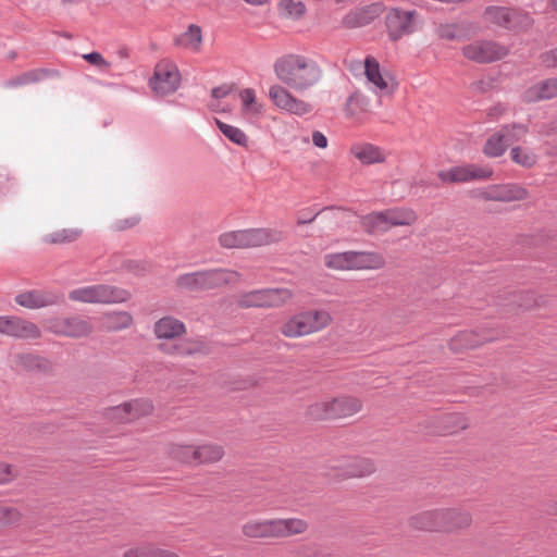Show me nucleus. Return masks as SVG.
Masks as SVG:
<instances>
[{
  "label": "nucleus",
  "mask_w": 557,
  "mask_h": 557,
  "mask_svg": "<svg viewBox=\"0 0 557 557\" xmlns=\"http://www.w3.org/2000/svg\"><path fill=\"white\" fill-rule=\"evenodd\" d=\"M276 78L296 91H305L317 85L322 71L318 63L304 54L287 53L277 58L273 64Z\"/></svg>",
  "instance_id": "nucleus-1"
},
{
  "label": "nucleus",
  "mask_w": 557,
  "mask_h": 557,
  "mask_svg": "<svg viewBox=\"0 0 557 557\" xmlns=\"http://www.w3.org/2000/svg\"><path fill=\"white\" fill-rule=\"evenodd\" d=\"M333 321L326 309H305L288 315L280 325V333L289 339L302 338L326 330Z\"/></svg>",
  "instance_id": "nucleus-2"
},
{
  "label": "nucleus",
  "mask_w": 557,
  "mask_h": 557,
  "mask_svg": "<svg viewBox=\"0 0 557 557\" xmlns=\"http://www.w3.org/2000/svg\"><path fill=\"white\" fill-rule=\"evenodd\" d=\"M240 277L236 271L214 269L183 274L176 278V285L189 292H201L236 284Z\"/></svg>",
  "instance_id": "nucleus-3"
},
{
  "label": "nucleus",
  "mask_w": 557,
  "mask_h": 557,
  "mask_svg": "<svg viewBox=\"0 0 557 557\" xmlns=\"http://www.w3.org/2000/svg\"><path fill=\"white\" fill-rule=\"evenodd\" d=\"M295 298L293 289L287 287H265L246 290L236 296V305L243 309H273L289 305Z\"/></svg>",
  "instance_id": "nucleus-4"
},
{
  "label": "nucleus",
  "mask_w": 557,
  "mask_h": 557,
  "mask_svg": "<svg viewBox=\"0 0 557 557\" xmlns=\"http://www.w3.org/2000/svg\"><path fill=\"white\" fill-rule=\"evenodd\" d=\"M284 239V233L273 227L248 228L226 232L220 235L219 243L224 248H249L276 244Z\"/></svg>",
  "instance_id": "nucleus-5"
},
{
  "label": "nucleus",
  "mask_w": 557,
  "mask_h": 557,
  "mask_svg": "<svg viewBox=\"0 0 557 557\" xmlns=\"http://www.w3.org/2000/svg\"><path fill=\"white\" fill-rule=\"evenodd\" d=\"M361 409L362 401L359 398L343 395L310 404L307 414L314 420L344 419L358 413Z\"/></svg>",
  "instance_id": "nucleus-6"
},
{
  "label": "nucleus",
  "mask_w": 557,
  "mask_h": 557,
  "mask_svg": "<svg viewBox=\"0 0 557 557\" xmlns=\"http://www.w3.org/2000/svg\"><path fill=\"white\" fill-rule=\"evenodd\" d=\"M418 220L417 213L409 208H391L375 211L361 219L362 228L369 234L384 233L397 226H410Z\"/></svg>",
  "instance_id": "nucleus-7"
},
{
  "label": "nucleus",
  "mask_w": 557,
  "mask_h": 557,
  "mask_svg": "<svg viewBox=\"0 0 557 557\" xmlns=\"http://www.w3.org/2000/svg\"><path fill=\"white\" fill-rule=\"evenodd\" d=\"M421 16L416 10L399 7L387 8L384 15V26L387 38L397 42L406 36L416 33L420 27Z\"/></svg>",
  "instance_id": "nucleus-8"
},
{
  "label": "nucleus",
  "mask_w": 557,
  "mask_h": 557,
  "mask_svg": "<svg viewBox=\"0 0 557 557\" xmlns=\"http://www.w3.org/2000/svg\"><path fill=\"white\" fill-rule=\"evenodd\" d=\"M69 298L84 304H119L127 301L131 293L116 286L99 284L72 289Z\"/></svg>",
  "instance_id": "nucleus-9"
},
{
  "label": "nucleus",
  "mask_w": 557,
  "mask_h": 557,
  "mask_svg": "<svg viewBox=\"0 0 557 557\" xmlns=\"http://www.w3.org/2000/svg\"><path fill=\"white\" fill-rule=\"evenodd\" d=\"M181 81L177 64L169 59H162L154 66L149 86L157 95L166 96L178 89Z\"/></svg>",
  "instance_id": "nucleus-10"
},
{
  "label": "nucleus",
  "mask_w": 557,
  "mask_h": 557,
  "mask_svg": "<svg viewBox=\"0 0 557 557\" xmlns=\"http://www.w3.org/2000/svg\"><path fill=\"white\" fill-rule=\"evenodd\" d=\"M46 327L54 335L70 338H84L94 333L91 321L82 315L50 318L46 321Z\"/></svg>",
  "instance_id": "nucleus-11"
},
{
  "label": "nucleus",
  "mask_w": 557,
  "mask_h": 557,
  "mask_svg": "<svg viewBox=\"0 0 557 557\" xmlns=\"http://www.w3.org/2000/svg\"><path fill=\"white\" fill-rule=\"evenodd\" d=\"M475 197L485 201L513 202L527 200L530 193L521 184L505 183L479 188L475 190Z\"/></svg>",
  "instance_id": "nucleus-12"
},
{
  "label": "nucleus",
  "mask_w": 557,
  "mask_h": 557,
  "mask_svg": "<svg viewBox=\"0 0 557 557\" xmlns=\"http://www.w3.org/2000/svg\"><path fill=\"white\" fill-rule=\"evenodd\" d=\"M268 97L273 106L289 114L302 116L312 111V104L294 96L285 86L274 84L269 87Z\"/></svg>",
  "instance_id": "nucleus-13"
},
{
  "label": "nucleus",
  "mask_w": 557,
  "mask_h": 557,
  "mask_svg": "<svg viewBox=\"0 0 557 557\" xmlns=\"http://www.w3.org/2000/svg\"><path fill=\"white\" fill-rule=\"evenodd\" d=\"M493 173V169L488 165L467 163L442 170L437 176L443 183L453 184L490 180Z\"/></svg>",
  "instance_id": "nucleus-14"
},
{
  "label": "nucleus",
  "mask_w": 557,
  "mask_h": 557,
  "mask_svg": "<svg viewBox=\"0 0 557 557\" xmlns=\"http://www.w3.org/2000/svg\"><path fill=\"white\" fill-rule=\"evenodd\" d=\"M364 75L367 82L371 84L379 96L392 95L397 87L393 76L386 70H383L379 61L371 55L364 60Z\"/></svg>",
  "instance_id": "nucleus-15"
},
{
  "label": "nucleus",
  "mask_w": 557,
  "mask_h": 557,
  "mask_svg": "<svg viewBox=\"0 0 557 557\" xmlns=\"http://www.w3.org/2000/svg\"><path fill=\"white\" fill-rule=\"evenodd\" d=\"M484 18L493 24L509 28L523 29L531 25V17L513 9L490 7L484 12Z\"/></svg>",
  "instance_id": "nucleus-16"
},
{
  "label": "nucleus",
  "mask_w": 557,
  "mask_h": 557,
  "mask_svg": "<svg viewBox=\"0 0 557 557\" xmlns=\"http://www.w3.org/2000/svg\"><path fill=\"white\" fill-rule=\"evenodd\" d=\"M507 48L494 41H474L462 48L465 58L478 62L487 63L507 55Z\"/></svg>",
  "instance_id": "nucleus-17"
},
{
  "label": "nucleus",
  "mask_w": 557,
  "mask_h": 557,
  "mask_svg": "<svg viewBox=\"0 0 557 557\" xmlns=\"http://www.w3.org/2000/svg\"><path fill=\"white\" fill-rule=\"evenodd\" d=\"M332 469L335 471L334 478L346 480L372 474L375 471V465L370 459L352 457L337 461Z\"/></svg>",
  "instance_id": "nucleus-18"
},
{
  "label": "nucleus",
  "mask_w": 557,
  "mask_h": 557,
  "mask_svg": "<svg viewBox=\"0 0 557 557\" xmlns=\"http://www.w3.org/2000/svg\"><path fill=\"white\" fill-rule=\"evenodd\" d=\"M488 341L490 337L482 330H463L449 339L448 347L453 352L460 354L481 347Z\"/></svg>",
  "instance_id": "nucleus-19"
},
{
  "label": "nucleus",
  "mask_w": 557,
  "mask_h": 557,
  "mask_svg": "<svg viewBox=\"0 0 557 557\" xmlns=\"http://www.w3.org/2000/svg\"><path fill=\"white\" fill-rule=\"evenodd\" d=\"M349 153L362 165L382 164L388 158V153L382 147L368 141L352 144Z\"/></svg>",
  "instance_id": "nucleus-20"
},
{
  "label": "nucleus",
  "mask_w": 557,
  "mask_h": 557,
  "mask_svg": "<svg viewBox=\"0 0 557 557\" xmlns=\"http://www.w3.org/2000/svg\"><path fill=\"white\" fill-rule=\"evenodd\" d=\"M203 30L198 24H189L185 30L174 38V45L190 53H199L203 47Z\"/></svg>",
  "instance_id": "nucleus-21"
},
{
  "label": "nucleus",
  "mask_w": 557,
  "mask_h": 557,
  "mask_svg": "<svg viewBox=\"0 0 557 557\" xmlns=\"http://www.w3.org/2000/svg\"><path fill=\"white\" fill-rule=\"evenodd\" d=\"M14 300L18 306L24 308L39 309L57 304L59 298L51 292L32 289L17 294Z\"/></svg>",
  "instance_id": "nucleus-22"
},
{
  "label": "nucleus",
  "mask_w": 557,
  "mask_h": 557,
  "mask_svg": "<svg viewBox=\"0 0 557 557\" xmlns=\"http://www.w3.org/2000/svg\"><path fill=\"white\" fill-rule=\"evenodd\" d=\"M240 115L244 119H259L265 112V104L258 98L253 88H243L237 94Z\"/></svg>",
  "instance_id": "nucleus-23"
},
{
  "label": "nucleus",
  "mask_w": 557,
  "mask_h": 557,
  "mask_svg": "<svg viewBox=\"0 0 557 557\" xmlns=\"http://www.w3.org/2000/svg\"><path fill=\"white\" fill-rule=\"evenodd\" d=\"M187 332L183 321L172 315H165L156 321L153 334L158 339L175 341Z\"/></svg>",
  "instance_id": "nucleus-24"
},
{
  "label": "nucleus",
  "mask_w": 557,
  "mask_h": 557,
  "mask_svg": "<svg viewBox=\"0 0 557 557\" xmlns=\"http://www.w3.org/2000/svg\"><path fill=\"white\" fill-rule=\"evenodd\" d=\"M472 515L465 509L445 508L443 533H460L472 525Z\"/></svg>",
  "instance_id": "nucleus-25"
},
{
  "label": "nucleus",
  "mask_w": 557,
  "mask_h": 557,
  "mask_svg": "<svg viewBox=\"0 0 557 557\" xmlns=\"http://www.w3.org/2000/svg\"><path fill=\"white\" fill-rule=\"evenodd\" d=\"M435 423L441 435H456L469 426L468 418L461 412L441 414L435 419Z\"/></svg>",
  "instance_id": "nucleus-26"
},
{
  "label": "nucleus",
  "mask_w": 557,
  "mask_h": 557,
  "mask_svg": "<svg viewBox=\"0 0 557 557\" xmlns=\"http://www.w3.org/2000/svg\"><path fill=\"white\" fill-rule=\"evenodd\" d=\"M345 114L359 123H363L369 113H371L370 98L360 91L354 92L346 101Z\"/></svg>",
  "instance_id": "nucleus-27"
},
{
  "label": "nucleus",
  "mask_w": 557,
  "mask_h": 557,
  "mask_svg": "<svg viewBox=\"0 0 557 557\" xmlns=\"http://www.w3.org/2000/svg\"><path fill=\"white\" fill-rule=\"evenodd\" d=\"M354 271H377L386 265L385 257L377 251L352 250Z\"/></svg>",
  "instance_id": "nucleus-28"
},
{
  "label": "nucleus",
  "mask_w": 557,
  "mask_h": 557,
  "mask_svg": "<svg viewBox=\"0 0 557 557\" xmlns=\"http://www.w3.org/2000/svg\"><path fill=\"white\" fill-rule=\"evenodd\" d=\"M445 508L425 510L412 518L413 525L423 531L443 532Z\"/></svg>",
  "instance_id": "nucleus-29"
},
{
  "label": "nucleus",
  "mask_w": 557,
  "mask_h": 557,
  "mask_svg": "<svg viewBox=\"0 0 557 557\" xmlns=\"http://www.w3.org/2000/svg\"><path fill=\"white\" fill-rule=\"evenodd\" d=\"M100 327L108 332H119L134 324L133 315L127 311L114 310L103 313L100 319Z\"/></svg>",
  "instance_id": "nucleus-30"
},
{
  "label": "nucleus",
  "mask_w": 557,
  "mask_h": 557,
  "mask_svg": "<svg viewBox=\"0 0 557 557\" xmlns=\"http://www.w3.org/2000/svg\"><path fill=\"white\" fill-rule=\"evenodd\" d=\"M435 32L441 39L460 41L472 34V28L467 22L441 23L436 26Z\"/></svg>",
  "instance_id": "nucleus-31"
},
{
  "label": "nucleus",
  "mask_w": 557,
  "mask_h": 557,
  "mask_svg": "<svg viewBox=\"0 0 557 557\" xmlns=\"http://www.w3.org/2000/svg\"><path fill=\"white\" fill-rule=\"evenodd\" d=\"M243 534L249 539H265L274 536L273 519H251L242 527Z\"/></svg>",
  "instance_id": "nucleus-32"
},
{
  "label": "nucleus",
  "mask_w": 557,
  "mask_h": 557,
  "mask_svg": "<svg viewBox=\"0 0 557 557\" xmlns=\"http://www.w3.org/2000/svg\"><path fill=\"white\" fill-rule=\"evenodd\" d=\"M196 450L195 466L216 463L225 454L222 445L212 442L196 444Z\"/></svg>",
  "instance_id": "nucleus-33"
},
{
  "label": "nucleus",
  "mask_w": 557,
  "mask_h": 557,
  "mask_svg": "<svg viewBox=\"0 0 557 557\" xmlns=\"http://www.w3.org/2000/svg\"><path fill=\"white\" fill-rule=\"evenodd\" d=\"M274 520V536L275 537H289L302 534L308 530V523L304 519L287 518V519H273Z\"/></svg>",
  "instance_id": "nucleus-34"
},
{
  "label": "nucleus",
  "mask_w": 557,
  "mask_h": 557,
  "mask_svg": "<svg viewBox=\"0 0 557 557\" xmlns=\"http://www.w3.org/2000/svg\"><path fill=\"white\" fill-rule=\"evenodd\" d=\"M39 327L27 320L18 317H11L8 335L22 338V339H35L40 337Z\"/></svg>",
  "instance_id": "nucleus-35"
},
{
  "label": "nucleus",
  "mask_w": 557,
  "mask_h": 557,
  "mask_svg": "<svg viewBox=\"0 0 557 557\" xmlns=\"http://www.w3.org/2000/svg\"><path fill=\"white\" fill-rule=\"evenodd\" d=\"M381 13L382 5L373 3L348 14L345 18V23L350 27L364 26L379 17Z\"/></svg>",
  "instance_id": "nucleus-36"
},
{
  "label": "nucleus",
  "mask_w": 557,
  "mask_h": 557,
  "mask_svg": "<svg viewBox=\"0 0 557 557\" xmlns=\"http://www.w3.org/2000/svg\"><path fill=\"white\" fill-rule=\"evenodd\" d=\"M323 263L331 271H354L352 250L325 253Z\"/></svg>",
  "instance_id": "nucleus-37"
},
{
  "label": "nucleus",
  "mask_w": 557,
  "mask_h": 557,
  "mask_svg": "<svg viewBox=\"0 0 557 557\" xmlns=\"http://www.w3.org/2000/svg\"><path fill=\"white\" fill-rule=\"evenodd\" d=\"M510 160L523 168V169H532L539 162V154L534 148L528 146H513L509 151Z\"/></svg>",
  "instance_id": "nucleus-38"
},
{
  "label": "nucleus",
  "mask_w": 557,
  "mask_h": 557,
  "mask_svg": "<svg viewBox=\"0 0 557 557\" xmlns=\"http://www.w3.org/2000/svg\"><path fill=\"white\" fill-rule=\"evenodd\" d=\"M55 74L54 71L48 69H35L22 73L8 81L7 86L10 88H17L25 85L39 83Z\"/></svg>",
  "instance_id": "nucleus-39"
},
{
  "label": "nucleus",
  "mask_w": 557,
  "mask_h": 557,
  "mask_svg": "<svg viewBox=\"0 0 557 557\" xmlns=\"http://www.w3.org/2000/svg\"><path fill=\"white\" fill-rule=\"evenodd\" d=\"M127 417L131 423L152 414L154 406L150 399L135 398L124 401Z\"/></svg>",
  "instance_id": "nucleus-40"
},
{
  "label": "nucleus",
  "mask_w": 557,
  "mask_h": 557,
  "mask_svg": "<svg viewBox=\"0 0 557 557\" xmlns=\"http://www.w3.org/2000/svg\"><path fill=\"white\" fill-rule=\"evenodd\" d=\"M196 444L172 443L168 447L169 456L182 463L196 465Z\"/></svg>",
  "instance_id": "nucleus-41"
},
{
  "label": "nucleus",
  "mask_w": 557,
  "mask_h": 557,
  "mask_svg": "<svg viewBox=\"0 0 557 557\" xmlns=\"http://www.w3.org/2000/svg\"><path fill=\"white\" fill-rule=\"evenodd\" d=\"M82 235V230L69 227L58 230L44 235L42 242L46 244H67L77 240Z\"/></svg>",
  "instance_id": "nucleus-42"
},
{
  "label": "nucleus",
  "mask_w": 557,
  "mask_h": 557,
  "mask_svg": "<svg viewBox=\"0 0 557 557\" xmlns=\"http://www.w3.org/2000/svg\"><path fill=\"white\" fill-rule=\"evenodd\" d=\"M278 14L290 20H299L306 13V4L301 0H280Z\"/></svg>",
  "instance_id": "nucleus-43"
},
{
  "label": "nucleus",
  "mask_w": 557,
  "mask_h": 557,
  "mask_svg": "<svg viewBox=\"0 0 557 557\" xmlns=\"http://www.w3.org/2000/svg\"><path fill=\"white\" fill-rule=\"evenodd\" d=\"M215 124L221 131V133L233 144L239 147H247L249 143V138L247 134L239 127L224 123L218 119H215Z\"/></svg>",
  "instance_id": "nucleus-44"
},
{
  "label": "nucleus",
  "mask_w": 557,
  "mask_h": 557,
  "mask_svg": "<svg viewBox=\"0 0 557 557\" xmlns=\"http://www.w3.org/2000/svg\"><path fill=\"white\" fill-rule=\"evenodd\" d=\"M507 146L508 144L499 129L486 140L483 151L487 157L496 158L504 154Z\"/></svg>",
  "instance_id": "nucleus-45"
},
{
  "label": "nucleus",
  "mask_w": 557,
  "mask_h": 557,
  "mask_svg": "<svg viewBox=\"0 0 557 557\" xmlns=\"http://www.w3.org/2000/svg\"><path fill=\"white\" fill-rule=\"evenodd\" d=\"M203 346L200 342L194 339H184L174 344L170 349H164L170 355L191 356L201 352Z\"/></svg>",
  "instance_id": "nucleus-46"
},
{
  "label": "nucleus",
  "mask_w": 557,
  "mask_h": 557,
  "mask_svg": "<svg viewBox=\"0 0 557 557\" xmlns=\"http://www.w3.org/2000/svg\"><path fill=\"white\" fill-rule=\"evenodd\" d=\"M544 82L534 83L525 87L521 92V99L527 103H533L542 100H546Z\"/></svg>",
  "instance_id": "nucleus-47"
},
{
  "label": "nucleus",
  "mask_w": 557,
  "mask_h": 557,
  "mask_svg": "<svg viewBox=\"0 0 557 557\" xmlns=\"http://www.w3.org/2000/svg\"><path fill=\"white\" fill-rule=\"evenodd\" d=\"M506 143L509 145L520 141L528 134V126L523 124H512L500 128Z\"/></svg>",
  "instance_id": "nucleus-48"
},
{
  "label": "nucleus",
  "mask_w": 557,
  "mask_h": 557,
  "mask_svg": "<svg viewBox=\"0 0 557 557\" xmlns=\"http://www.w3.org/2000/svg\"><path fill=\"white\" fill-rule=\"evenodd\" d=\"M103 416L107 420L114 422V423H120V424L131 423L128 420V417H127V411L124 406V403L116 405V406H111V407L106 408L103 411Z\"/></svg>",
  "instance_id": "nucleus-49"
},
{
  "label": "nucleus",
  "mask_w": 557,
  "mask_h": 557,
  "mask_svg": "<svg viewBox=\"0 0 557 557\" xmlns=\"http://www.w3.org/2000/svg\"><path fill=\"white\" fill-rule=\"evenodd\" d=\"M21 512L16 507L0 503V527L16 523L21 520Z\"/></svg>",
  "instance_id": "nucleus-50"
},
{
  "label": "nucleus",
  "mask_w": 557,
  "mask_h": 557,
  "mask_svg": "<svg viewBox=\"0 0 557 557\" xmlns=\"http://www.w3.org/2000/svg\"><path fill=\"white\" fill-rule=\"evenodd\" d=\"M151 543H141L127 547L122 557H151Z\"/></svg>",
  "instance_id": "nucleus-51"
},
{
  "label": "nucleus",
  "mask_w": 557,
  "mask_h": 557,
  "mask_svg": "<svg viewBox=\"0 0 557 557\" xmlns=\"http://www.w3.org/2000/svg\"><path fill=\"white\" fill-rule=\"evenodd\" d=\"M17 476V472L13 465L0 460V485L12 483Z\"/></svg>",
  "instance_id": "nucleus-52"
},
{
  "label": "nucleus",
  "mask_w": 557,
  "mask_h": 557,
  "mask_svg": "<svg viewBox=\"0 0 557 557\" xmlns=\"http://www.w3.org/2000/svg\"><path fill=\"white\" fill-rule=\"evenodd\" d=\"M83 58L90 64L101 70H107L110 66L109 62L106 61L99 52L86 53L83 55Z\"/></svg>",
  "instance_id": "nucleus-53"
},
{
  "label": "nucleus",
  "mask_w": 557,
  "mask_h": 557,
  "mask_svg": "<svg viewBox=\"0 0 557 557\" xmlns=\"http://www.w3.org/2000/svg\"><path fill=\"white\" fill-rule=\"evenodd\" d=\"M539 135L543 137H549L557 135V121H549L539 126Z\"/></svg>",
  "instance_id": "nucleus-54"
},
{
  "label": "nucleus",
  "mask_w": 557,
  "mask_h": 557,
  "mask_svg": "<svg viewBox=\"0 0 557 557\" xmlns=\"http://www.w3.org/2000/svg\"><path fill=\"white\" fill-rule=\"evenodd\" d=\"M544 90L546 100L557 97V77L544 79Z\"/></svg>",
  "instance_id": "nucleus-55"
},
{
  "label": "nucleus",
  "mask_w": 557,
  "mask_h": 557,
  "mask_svg": "<svg viewBox=\"0 0 557 557\" xmlns=\"http://www.w3.org/2000/svg\"><path fill=\"white\" fill-rule=\"evenodd\" d=\"M151 557H181L180 554L175 550L161 548L152 544L151 546Z\"/></svg>",
  "instance_id": "nucleus-56"
},
{
  "label": "nucleus",
  "mask_w": 557,
  "mask_h": 557,
  "mask_svg": "<svg viewBox=\"0 0 557 557\" xmlns=\"http://www.w3.org/2000/svg\"><path fill=\"white\" fill-rule=\"evenodd\" d=\"M312 144L318 148L325 149L329 145V140L323 133L314 131L312 133Z\"/></svg>",
  "instance_id": "nucleus-57"
},
{
  "label": "nucleus",
  "mask_w": 557,
  "mask_h": 557,
  "mask_svg": "<svg viewBox=\"0 0 557 557\" xmlns=\"http://www.w3.org/2000/svg\"><path fill=\"white\" fill-rule=\"evenodd\" d=\"M230 92H231L230 86H220V87L213 88L211 95H212L213 99L219 100V99L225 98Z\"/></svg>",
  "instance_id": "nucleus-58"
},
{
  "label": "nucleus",
  "mask_w": 557,
  "mask_h": 557,
  "mask_svg": "<svg viewBox=\"0 0 557 557\" xmlns=\"http://www.w3.org/2000/svg\"><path fill=\"white\" fill-rule=\"evenodd\" d=\"M542 62L546 66H555V65H557V48L552 50L550 52L544 54Z\"/></svg>",
  "instance_id": "nucleus-59"
},
{
  "label": "nucleus",
  "mask_w": 557,
  "mask_h": 557,
  "mask_svg": "<svg viewBox=\"0 0 557 557\" xmlns=\"http://www.w3.org/2000/svg\"><path fill=\"white\" fill-rule=\"evenodd\" d=\"M10 319L11 317H0V333L8 335Z\"/></svg>",
  "instance_id": "nucleus-60"
},
{
  "label": "nucleus",
  "mask_w": 557,
  "mask_h": 557,
  "mask_svg": "<svg viewBox=\"0 0 557 557\" xmlns=\"http://www.w3.org/2000/svg\"><path fill=\"white\" fill-rule=\"evenodd\" d=\"M243 1L250 5L259 7V5H263V4L268 3L270 0H243Z\"/></svg>",
  "instance_id": "nucleus-61"
},
{
  "label": "nucleus",
  "mask_w": 557,
  "mask_h": 557,
  "mask_svg": "<svg viewBox=\"0 0 557 557\" xmlns=\"http://www.w3.org/2000/svg\"><path fill=\"white\" fill-rule=\"evenodd\" d=\"M550 510L553 515L557 516V499L550 505Z\"/></svg>",
  "instance_id": "nucleus-62"
},
{
  "label": "nucleus",
  "mask_w": 557,
  "mask_h": 557,
  "mask_svg": "<svg viewBox=\"0 0 557 557\" xmlns=\"http://www.w3.org/2000/svg\"><path fill=\"white\" fill-rule=\"evenodd\" d=\"M552 7L557 11V0H550Z\"/></svg>",
  "instance_id": "nucleus-63"
}]
</instances>
